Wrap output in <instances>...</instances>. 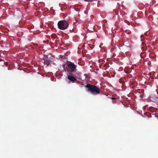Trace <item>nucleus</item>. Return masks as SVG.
I'll use <instances>...</instances> for the list:
<instances>
[{"label": "nucleus", "mask_w": 158, "mask_h": 158, "mask_svg": "<svg viewBox=\"0 0 158 158\" xmlns=\"http://www.w3.org/2000/svg\"><path fill=\"white\" fill-rule=\"evenodd\" d=\"M86 87L88 88V91H89L93 94H97L100 93V90L96 86L87 85Z\"/></svg>", "instance_id": "f257e3e1"}, {"label": "nucleus", "mask_w": 158, "mask_h": 158, "mask_svg": "<svg viewBox=\"0 0 158 158\" xmlns=\"http://www.w3.org/2000/svg\"><path fill=\"white\" fill-rule=\"evenodd\" d=\"M69 25L68 23L65 20L60 21L58 23V27L61 30H64L67 29Z\"/></svg>", "instance_id": "f03ea898"}, {"label": "nucleus", "mask_w": 158, "mask_h": 158, "mask_svg": "<svg viewBox=\"0 0 158 158\" xmlns=\"http://www.w3.org/2000/svg\"><path fill=\"white\" fill-rule=\"evenodd\" d=\"M68 68L71 71L74 70L76 67V65L72 63H70L68 65Z\"/></svg>", "instance_id": "7ed1b4c3"}, {"label": "nucleus", "mask_w": 158, "mask_h": 158, "mask_svg": "<svg viewBox=\"0 0 158 158\" xmlns=\"http://www.w3.org/2000/svg\"><path fill=\"white\" fill-rule=\"evenodd\" d=\"M68 78L72 81L76 80L74 76L71 75H68Z\"/></svg>", "instance_id": "20e7f679"}, {"label": "nucleus", "mask_w": 158, "mask_h": 158, "mask_svg": "<svg viewBox=\"0 0 158 158\" xmlns=\"http://www.w3.org/2000/svg\"><path fill=\"white\" fill-rule=\"evenodd\" d=\"M50 63V61L48 60H44V64H46L47 65H48Z\"/></svg>", "instance_id": "39448f33"}, {"label": "nucleus", "mask_w": 158, "mask_h": 158, "mask_svg": "<svg viewBox=\"0 0 158 158\" xmlns=\"http://www.w3.org/2000/svg\"><path fill=\"white\" fill-rule=\"evenodd\" d=\"M48 56L47 55H44L43 57V60H48L47 59L48 58Z\"/></svg>", "instance_id": "423d86ee"}, {"label": "nucleus", "mask_w": 158, "mask_h": 158, "mask_svg": "<svg viewBox=\"0 0 158 158\" xmlns=\"http://www.w3.org/2000/svg\"><path fill=\"white\" fill-rule=\"evenodd\" d=\"M156 101L158 102V98H156Z\"/></svg>", "instance_id": "0eeeda50"}]
</instances>
